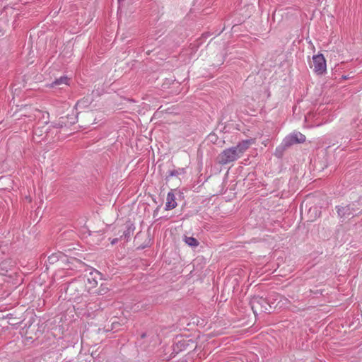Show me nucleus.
I'll use <instances>...</instances> for the list:
<instances>
[{
    "mask_svg": "<svg viewBox=\"0 0 362 362\" xmlns=\"http://www.w3.org/2000/svg\"><path fill=\"white\" fill-rule=\"evenodd\" d=\"M250 305L254 314L270 313L273 308L272 303L267 298L262 296H254L250 300Z\"/></svg>",
    "mask_w": 362,
    "mask_h": 362,
    "instance_id": "obj_1",
    "label": "nucleus"
},
{
    "mask_svg": "<svg viewBox=\"0 0 362 362\" xmlns=\"http://www.w3.org/2000/svg\"><path fill=\"white\" fill-rule=\"evenodd\" d=\"M232 147L226 148L218 156V163L223 165L238 160V157Z\"/></svg>",
    "mask_w": 362,
    "mask_h": 362,
    "instance_id": "obj_4",
    "label": "nucleus"
},
{
    "mask_svg": "<svg viewBox=\"0 0 362 362\" xmlns=\"http://www.w3.org/2000/svg\"><path fill=\"white\" fill-rule=\"evenodd\" d=\"M361 198L359 197L357 201L353 202L351 203L347 204H342L341 205H337L335 206V209L337 211L338 217L340 219H345L351 215L354 216V213L356 209H358L357 206L361 204Z\"/></svg>",
    "mask_w": 362,
    "mask_h": 362,
    "instance_id": "obj_2",
    "label": "nucleus"
},
{
    "mask_svg": "<svg viewBox=\"0 0 362 362\" xmlns=\"http://www.w3.org/2000/svg\"><path fill=\"white\" fill-rule=\"evenodd\" d=\"M312 294H314V295L320 294L321 295L322 292L320 290L313 291L312 289H310L308 296H311Z\"/></svg>",
    "mask_w": 362,
    "mask_h": 362,
    "instance_id": "obj_18",
    "label": "nucleus"
},
{
    "mask_svg": "<svg viewBox=\"0 0 362 362\" xmlns=\"http://www.w3.org/2000/svg\"><path fill=\"white\" fill-rule=\"evenodd\" d=\"M83 103H88V102L86 101L85 100H81L78 101L76 105L81 106L82 104H83Z\"/></svg>",
    "mask_w": 362,
    "mask_h": 362,
    "instance_id": "obj_20",
    "label": "nucleus"
},
{
    "mask_svg": "<svg viewBox=\"0 0 362 362\" xmlns=\"http://www.w3.org/2000/svg\"><path fill=\"white\" fill-rule=\"evenodd\" d=\"M253 143V139H245L238 142L236 146H232V148L235 150V153H237L239 158Z\"/></svg>",
    "mask_w": 362,
    "mask_h": 362,
    "instance_id": "obj_7",
    "label": "nucleus"
},
{
    "mask_svg": "<svg viewBox=\"0 0 362 362\" xmlns=\"http://www.w3.org/2000/svg\"><path fill=\"white\" fill-rule=\"evenodd\" d=\"M289 148L285 145V142L283 141L280 146H277L275 149L274 155L277 158H281L286 149Z\"/></svg>",
    "mask_w": 362,
    "mask_h": 362,
    "instance_id": "obj_11",
    "label": "nucleus"
},
{
    "mask_svg": "<svg viewBox=\"0 0 362 362\" xmlns=\"http://www.w3.org/2000/svg\"><path fill=\"white\" fill-rule=\"evenodd\" d=\"M68 81H69L68 77H66L65 76H61L59 78L55 79L52 82L51 86L52 87H54V86H60V85L67 86L68 85Z\"/></svg>",
    "mask_w": 362,
    "mask_h": 362,
    "instance_id": "obj_13",
    "label": "nucleus"
},
{
    "mask_svg": "<svg viewBox=\"0 0 362 362\" xmlns=\"http://www.w3.org/2000/svg\"><path fill=\"white\" fill-rule=\"evenodd\" d=\"M119 323L117 322H113L112 324V329H117V325H119Z\"/></svg>",
    "mask_w": 362,
    "mask_h": 362,
    "instance_id": "obj_19",
    "label": "nucleus"
},
{
    "mask_svg": "<svg viewBox=\"0 0 362 362\" xmlns=\"http://www.w3.org/2000/svg\"><path fill=\"white\" fill-rule=\"evenodd\" d=\"M185 169L183 168L169 170L168 172V175H166L165 180L168 181L170 177L178 176L179 175H182V174H185Z\"/></svg>",
    "mask_w": 362,
    "mask_h": 362,
    "instance_id": "obj_12",
    "label": "nucleus"
},
{
    "mask_svg": "<svg viewBox=\"0 0 362 362\" xmlns=\"http://www.w3.org/2000/svg\"><path fill=\"white\" fill-rule=\"evenodd\" d=\"M66 258L64 254L62 252L53 253L48 257V262L49 264H54L59 261H64Z\"/></svg>",
    "mask_w": 362,
    "mask_h": 362,
    "instance_id": "obj_10",
    "label": "nucleus"
},
{
    "mask_svg": "<svg viewBox=\"0 0 362 362\" xmlns=\"http://www.w3.org/2000/svg\"><path fill=\"white\" fill-rule=\"evenodd\" d=\"M209 137H210V138H211V141L213 143H216V136H215L214 134H213V135H210V136H209Z\"/></svg>",
    "mask_w": 362,
    "mask_h": 362,
    "instance_id": "obj_21",
    "label": "nucleus"
},
{
    "mask_svg": "<svg viewBox=\"0 0 362 362\" xmlns=\"http://www.w3.org/2000/svg\"><path fill=\"white\" fill-rule=\"evenodd\" d=\"M146 337V332H144L141 334V339H144Z\"/></svg>",
    "mask_w": 362,
    "mask_h": 362,
    "instance_id": "obj_23",
    "label": "nucleus"
},
{
    "mask_svg": "<svg viewBox=\"0 0 362 362\" xmlns=\"http://www.w3.org/2000/svg\"><path fill=\"white\" fill-rule=\"evenodd\" d=\"M108 291V288L107 287H102L99 289L98 291H95V293H98V295H104L107 293Z\"/></svg>",
    "mask_w": 362,
    "mask_h": 362,
    "instance_id": "obj_17",
    "label": "nucleus"
},
{
    "mask_svg": "<svg viewBox=\"0 0 362 362\" xmlns=\"http://www.w3.org/2000/svg\"><path fill=\"white\" fill-rule=\"evenodd\" d=\"M314 64V72L317 75H322L326 72V60L322 54H317L313 57Z\"/></svg>",
    "mask_w": 362,
    "mask_h": 362,
    "instance_id": "obj_5",
    "label": "nucleus"
},
{
    "mask_svg": "<svg viewBox=\"0 0 362 362\" xmlns=\"http://www.w3.org/2000/svg\"><path fill=\"white\" fill-rule=\"evenodd\" d=\"M173 347V352L178 354L183 351L195 349L197 347V344L195 341L191 339L189 337L180 336L176 337Z\"/></svg>",
    "mask_w": 362,
    "mask_h": 362,
    "instance_id": "obj_3",
    "label": "nucleus"
},
{
    "mask_svg": "<svg viewBox=\"0 0 362 362\" xmlns=\"http://www.w3.org/2000/svg\"><path fill=\"white\" fill-rule=\"evenodd\" d=\"M185 242L191 247H197L199 245V241L194 237H185Z\"/></svg>",
    "mask_w": 362,
    "mask_h": 362,
    "instance_id": "obj_14",
    "label": "nucleus"
},
{
    "mask_svg": "<svg viewBox=\"0 0 362 362\" xmlns=\"http://www.w3.org/2000/svg\"><path fill=\"white\" fill-rule=\"evenodd\" d=\"M166 199L167 202L165 207L166 211L172 210L177 206V204L175 201V196L172 190L168 193Z\"/></svg>",
    "mask_w": 362,
    "mask_h": 362,
    "instance_id": "obj_9",
    "label": "nucleus"
},
{
    "mask_svg": "<svg viewBox=\"0 0 362 362\" xmlns=\"http://www.w3.org/2000/svg\"><path fill=\"white\" fill-rule=\"evenodd\" d=\"M119 239L118 238H114L112 241H111V243L112 245H115L116 244L117 242H118Z\"/></svg>",
    "mask_w": 362,
    "mask_h": 362,
    "instance_id": "obj_22",
    "label": "nucleus"
},
{
    "mask_svg": "<svg viewBox=\"0 0 362 362\" xmlns=\"http://www.w3.org/2000/svg\"><path fill=\"white\" fill-rule=\"evenodd\" d=\"M290 310H292L294 313H297V312H299V311L305 310V307H304V306L298 307V306H296V305H291Z\"/></svg>",
    "mask_w": 362,
    "mask_h": 362,
    "instance_id": "obj_15",
    "label": "nucleus"
},
{
    "mask_svg": "<svg viewBox=\"0 0 362 362\" xmlns=\"http://www.w3.org/2000/svg\"><path fill=\"white\" fill-rule=\"evenodd\" d=\"M1 245H1V243L0 242V248L1 247Z\"/></svg>",
    "mask_w": 362,
    "mask_h": 362,
    "instance_id": "obj_26",
    "label": "nucleus"
},
{
    "mask_svg": "<svg viewBox=\"0 0 362 362\" xmlns=\"http://www.w3.org/2000/svg\"><path fill=\"white\" fill-rule=\"evenodd\" d=\"M342 78H343V79H348V78H349V77H348V76H342Z\"/></svg>",
    "mask_w": 362,
    "mask_h": 362,
    "instance_id": "obj_24",
    "label": "nucleus"
},
{
    "mask_svg": "<svg viewBox=\"0 0 362 362\" xmlns=\"http://www.w3.org/2000/svg\"><path fill=\"white\" fill-rule=\"evenodd\" d=\"M286 146H291L295 144H301L305 141V136L300 132L287 136L284 140Z\"/></svg>",
    "mask_w": 362,
    "mask_h": 362,
    "instance_id": "obj_6",
    "label": "nucleus"
},
{
    "mask_svg": "<svg viewBox=\"0 0 362 362\" xmlns=\"http://www.w3.org/2000/svg\"><path fill=\"white\" fill-rule=\"evenodd\" d=\"M134 230L135 226L134 223L130 220L127 221L125 223V230L123 231L122 235H120V239H124L127 242L133 235Z\"/></svg>",
    "mask_w": 362,
    "mask_h": 362,
    "instance_id": "obj_8",
    "label": "nucleus"
},
{
    "mask_svg": "<svg viewBox=\"0 0 362 362\" xmlns=\"http://www.w3.org/2000/svg\"><path fill=\"white\" fill-rule=\"evenodd\" d=\"M88 284H90V286H89V288H95L97 284H98V282L97 281L94 279V278H88Z\"/></svg>",
    "mask_w": 362,
    "mask_h": 362,
    "instance_id": "obj_16",
    "label": "nucleus"
},
{
    "mask_svg": "<svg viewBox=\"0 0 362 362\" xmlns=\"http://www.w3.org/2000/svg\"><path fill=\"white\" fill-rule=\"evenodd\" d=\"M57 127H62V125H59L58 124L57 126H56Z\"/></svg>",
    "mask_w": 362,
    "mask_h": 362,
    "instance_id": "obj_25",
    "label": "nucleus"
}]
</instances>
